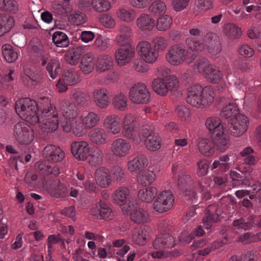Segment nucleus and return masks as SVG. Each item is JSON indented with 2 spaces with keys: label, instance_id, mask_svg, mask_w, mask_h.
I'll return each mask as SVG.
<instances>
[{
  "label": "nucleus",
  "instance_id": "nucleus-44",
  "mask_svg": "<svg viewBox=\"0 0 261 261\" xmlns=\"http://www.w3.org/2000/svg\"><path fill=\"white\" fill-rule=\"evenodd\" d=\"M200 96L203 102V106L211 103L213 101L215 96L213 89L210 86L202 88Z\"/></svg>",
  "mask_w": 261,
  "mask_h": 261
},
{
  "label": "nucleus",
  "instance_id": "nucleus-56",
  "mask_svg": "<svg viewBox=\"0 0 261 261\" xmlns=\"http://www.w3.org/2000/svg\"><path fill=\"white\" fill-rule=\"evenodd\" d=\"M92 6L98 12L107 11L111 7L110 3L108 0H92Z\"/></svg>",
  "mask_w": 261,
  "mask_h": 261
},
{
  "label": "nucleus",
  "instance_id": "nucleus-30",
  "mask_svg": "<svg viewBox=\"0 0 261 261\" xmlns=\"http://www.w3.org/2000/svg\"><path fill=\"white\" fill-rule=\"evenodd\" d=\"M218 210V207L215 205H209L206 208L203 221L207 229L211 227V222H216L218 219L219 215Z\"/></svg>",
  "mask_w": 261,
  "mask_h": 261
},
{
  "label": "nucleus",
  "instance_id": "nucleus-49",
  "mask_svg": "<svg viewBox=\"0 0 261 261\" xmlns=\"http://www.w3.org/2000/svg\"><path fill=\"white\" fill-rule=\"evenodd\" d=\"M114 108L120 111H125L127 108V99L122 93L115 96L113 100Z\"/></svg>",
  "mask_w": 261,
  "mask_h": 261
},
{
  "label": "nucleus",
  "instance_id": "nucleus-34",
  "mask_svg": "<svg viewBox=\"0 0 261 261\" xmlns=\"http://www.w3.org/2000/svg\"><path fill=\"white\" fill-rule=\"evenodd\" d=\"M155 174L150 170L144 171L137 175L138 182L143 186H147L151 184L155 180Z\"/></svg>",
  "mask_w": 261,
  "mask_h": 261
},
{
  "label": "nucleus",
  "instance_id": "nucleus-3",
  "mask_svg": "<svg viewBox=\"0 0 261 261\" xmlns=\"http://www.w3.org/2000/svg\"><path fill=\"white\" fill-rule=\"evenodd\" d=\"M13 135L19 144L24 145L30 144L34 139L33 129L29 125L23 121L14 125Z\"/></svg>",
  "mask_w": 261,
  "mask_h": 261
},
{
  "label": "nucleus",
  "instance_id": "nucleus-59",
  "mask_svg": "<svg viewBox=\"0 0 261 261\" xmlns=\"http://www.w3.org/2000/svg\"><path fill=\"white\" fill-rule=\"evenodd\" d=\"M111 177L115 180L120 181L125 177V173L124 170L119 166H115L112 167L110 172Z\"/></svg>",
  "mask_w": 261,
  "mask_h": 261
},
{
  "label": "nucleus",
  "instance_id": "nucleus-57",
  "mask_svg": "<svg viewBox=\"0 0 261 261\" xmlns=\"http://www.w3.org/2000/svg\"><path fill=\"white\" fill-rule=\"evenodd\" d=\"M154 49L155 51H163L168 45V41L163 37H156L152 40Z\"/></svg>",
  "mask_w": 261,
  "mask_h": 261
},
{
  "label": "nucleus",
  "instance_id": "nucleus-9",
  "mask_svg": "<svg viewBox=\"0 0 261 261\" xmlns=\"http://www.w3.org/2000/svg\"><path fill=\"white\" fill-rule=\"evenodd\" d=\"M138 130V123L135 118L130 114H127L123 119V127L122 130L124 137L137 142Z\"/></svg>",
  "mask_w": 261,
  "mask_h": 261
},
{
  "label": "nucleus",
  "instance_id": "nucleus-13",
  "mask_svg": "<svg viewBox=\"0 0 261 261\" xmlns=\"http://www.w3.org/2000/svg\"><path fill=\"white\" fill-rule=\"evenodd\" d=\"M110 149L111 152L114 156L118 158H123L129 154L131 149V145L125 139L117 138L112 142Z\"/></svg>",
  "mask_w": 261,
  "mask_h": 261
},
{
  "label": "nucleus",
  "instance_id": "nucleus-52",
  "mask_svg": "<svg viewBox=\"0 0 261 261\" xmlns=\"http://www.w3.org/2000/svg\"><path fill=\"white\" fill-rule=\"evenodd\" d=\"M212 65L206 58L200 57L196 61L194 68L204 74L206 71H208V69Z\"/></svg>",
  "mask_w": 261,
  "mask_h": 261
},
{
  "label": "nucleus",
  "instance_id": "nucleus-8",
  "mask_svg": "<svg viewBox=\"0 0 261 261\" xmlns=\"http://www.w3.org/2000/svg\"><path fill=\"white\" fill-rule=\"evenodd\" d=\"M194 181L191 176L185 173H181L178 178V187L185 196L191 200L197 198V193L194 191Z\"/></svg>",
  "mask_w": 261,
  "mask_h": 261
},
{
  "label": "nucleus",
  "instance_id": "nucleus-28",
  "mask_svg": "<svg viewBox=\"0 0 261 261\" xmlns=\"http://www.w3.org/2000/svg\"><path fill=\"white\" fill-rule=\"evenodd\" d=\"M138 27L142 31H150L155 26V20L149 15L141 14L136 21Z\"/></svg>",
  "mask_w": 261,
  "mask_h": 261
},
{
  "label": "nucleus",
  "instance_id": "nucleus-23",
  "mask_svg": "<svg viewBox=\"0 0 261 261\" xmlns=\"http://www.w3.org/2000/svg\"><path fill=\"white\" fill-rule=\"evenodd\" d=\"M120 120L119 117L116 115L108 116L104 120V126L113 134H119L121 131Z\"/></svg>",
  "mask_w": 261,
  "mask_h": 261
},
{
  "label": "nucleus",
  "instance_id": "nucleus-35",
  "mask_svg": "<svg viewBox=\"0 0 261 261\" xmlns=\"http://www.w3.org/2000/svg\"><path fill=\"white\" fill-rule=\"evenodd\" d=\"M221 117L224 119L230 118V121L234 120L239 115L237 105L229 103L226 105L221 112Z\"/></svg>",
  "mask_w": 261,
  "mask_h": 261
},
{
  "label": "nucleus",
  "instance_id": "nucleus-32",
  "mask_svg": "<svg viewBox=\"0 0 261 261\" xmlns=\"http://www.w3.org/2000/svg\"><path fill=\"white\" fill-rule=\"evenodd\" d=\"M158 194L157 189L153 187L140 189L138 192V197L143 202H151Z\"/></svg>",
  "mask_w": 261,
  "mask_h": 261
},
{
  "label": "nucleus",
  "instance_id": "nucleus-39",
  "mask_svg": "<svg viewBox=\"0 0 261 261\" xmlns=\"http://www.w3.org/2000/svg\"><path fill=\"white\" fill-rule=\"evenodd\" d=\"M149 215L143 208H138L133 211L130 215V219L136 223H145L147 221Z\"/></svg>",
  "mask_w": 261,
  "mask_h": 261
},
{
  "label": "nucleus",
  "instance_id": "nucleus-51",
  "mask_svg": "<svg viewBox=\"0 0 261 261\" xmlns=\"http://www.w3.org/2000/svg\"><path fill=\"white\" fill-rule=\"evenodd\" d=\"M18 10V5L14 0H0V10L16 13Z\"/></svg>",
  "mask_w": 261,
  "mask_h": 261
},
{
  "label": "nucleus",
  "instance_id": "nucleus-17",
  "mask_svg": "<svg viewBox=\"0 0 261 261\" xmlns=\"http://www.w3.org/2000/svg\"><path fill=\"white\" fill-rule=\"evenodd\" d=\"M174 245V238L169 233H163L159 235L153 242L154 248L159 250L172 248Z\"/></svg>",
  "mask_w": 261,
  "mask_h": 261
},
{
  "label": "nucleus",
  "instance_id": "nucleus-46",
  "mask_svg": "<svg viewBox=\"0 0 261 261\" xmlns=\"http://www.w3.org/2000/svg\"><path fill=\"white\" fill-rule=\"evenodd\" d=\"M203 75L204 77L210 82L213 83H218L221 79V74L219 70L213 65Z\"/></svg>",
  "mask_w": 261,
  "mask_h": 261
},
{
  "label": "nucleus",
  "instance_id": "nucleus-33",
  "mask_svg": "<svg viewBox=\"0 0 261 261\" xmlns=\"http://www.w3.org/2000/svg\"><path fill=\"white\" fill-rule=\"evenodd\" d=\"M129 195V191L128 188L124 187H120L114 193V201L120 205L125 204Z\"/></svg>",
  "mask_w": 261,
  "mask_h": 261
},
{
  "label": "nucleus",
  "instance_id": "nucleus-38",
  "mask_svg": "<svg viewBox=\"0 0 261 261\" xmlns=\"http://www.w3.org/2000/svg\"><path fill=\"white\" fill-rule=\"evenodd\" d=\"M229 157L228 155H224L220 156L218 160H215L211 166V169L214 170L218 168L220 172H225L230 168L228 163Z\"/></svg>",
  "mask_w": 261,
  "mask_h": 261
},
{
  "label": "nucleus",
  "instance_id": "nucleus-25",
  "mask_svg": "<svg viewBox=\"0 0 261 261\" xmlns=\"http://www.w3.org/2000/svg\"><path fill=\"white\" fill-rule=\"evenodd\" d=\"M113 60L108 55H101L97 59L96 63V71L103 72L110 70L113 66Z\"/></svg>",
  "mask_w": 261,
  "mask_h": 261
},
{
  "label": "nucleus",
  "instance_id": "nucleus-2",
  "mask_svg": "<svg viewBox=\"0 0 261 261\" xmlns=\"http://www.w3.org/2000/svg\"><path fill=\"white\" fill-rule=\"evenodd\" d=\"M152 87L155 92L161 96L166 95L169 91H175L178 87L177 77L173 75L165 76L164 78H156L152 83Z\"/></svg>",
  "mask_w": 261,
  "mask_h": 261
},
{
  "label": "nucleus",
  "instance_id": "nucleus-58",
  "mask_svg": "<svg viewBox=\"0 0 261 261\" xmlns=\"http://www.w3.org/2000/svg\"><path fill=\"white\" fill-rule=\"evenodd\" d=\"M14 23L13 17L9 14L0 13V24L8 31L14 25Z\"/></svg>",
  "mask_w": 261,
  "mask_h": 261
},
{
  "label": "nucleus",
  "instance_id": "nucleus-37",
  "mask_svg": "<svg viewBox=\"0 0 261 261\" xmlns=\"http://www.w3.org/2000/svg\"><path fill=\"white\" fill-rule=\"evenodd\" d=\"M63 79V82L69 86L74 85L80 82V75L72 69L64 71Z\"/></svg>",
  "mask_w": 261,
  "mask_h": 261
},
{
  "label": "nucleus",
  "instance_id": "nucleus-40",
  "mask_svg": "<svg viewBox=\"0 0 261 261\" xmlns=\"http://www.w3.org/2000/svg\"><path fill=\"white\" fill-rule=\"evenodd\" d=\"M2 49L3 57L7 62L11 63L16 61L18 54L12 46L6 44L2 46Z\"/></svg>",
  "mask_w": 261,
  "mask_h": 261
},
{
  "label": "nucleus",
  "instance_id": "nucleus-11",
  "mask_svg": "<svg viewBox=\"0 0 261 261\" xmlns=\"http://www.w3.org/2000/svg\"><path fill=\"white\" fill-rule=\"evenodd\" d=\"M139 55L146 62L152 63L159 57V53L152 49L150 44L146 41L139 42L137 46Z\"/></svg>",
  "mask_w": 261,
  "mask_h": 261
},
{
  "label": "nucleus",
  "instance_id": "nucleus-6",
  "mask_svg": "<svg viewBox=\"0 0 261 261\" xmlns=\"http://www.w3.org/2000/svg\"><path fill=\"white\" fill-rule=\"evenodd\" d=\"M188 51L181 44L172 45L166 55L167 61L171 65L178 66L182 64L187 59Z\"/></svg>",
  "mask_w": 261,
  "mask_h": 261
},
{
  "label": "nucleus",
  "instance_id": "nucleus-47",
  "mask_svg": "<svg viewBox=\"0 0 261 261\" xmlns=\"http://www.w3.org/2000/svg\"><path fill=\"white\" fill-rule=\"evenodd\" d=\"M198 148L199 151L205 156H210L214 153L212 143L206 140H201L198 144Z\"/></svg>",
  "mask_w": 261,
  "mask_h": 261
},
{
  "label": "nucleus",
  "instance_id": "nucleus-21",
  "mask_svg": "<svg viewBox=\"0 0 261 261\" xmlns=\"http://www.w3.org/2000/svg\"><path fill=\"white\" fill-rule=\"evenodd\" d=\"M60 110L65 118L74 119L77 115V108L75 103L67 99H64L60 102Z\"/></svg>",
  "mask_w": 261,
  "mask_h": 261
},
{
  "label": "nucleus",
  "instance_id": "nucleus-20",
  "mask_svg": "<svg viewBox=\"0 0 261 261\" xmlns=\"http://www.w3.org/2000/svg\"><path fill=\"white\" fill-rule=\"evenodd\" d=\"M83 53V47L75 46L67 51L64 57L65 60L68 64L75 65L79 63Z\"/></svg>",
  "mask_w": 261,
  "mask_h": 261
},
{
  "label": "nucleus",
  "instance_id": "nucleus-7",
  "mask_svg": "<svg viewBox=\"0 0 261 261\" xmlns=\"http://www.w3.org/2000/svg\"><path fill=\"white\" fill-rule=\"evenodd\" d=\"M174 196L170 191L161 192L154 201L152 207L159 213H163L169 210L173 205Z\"/></svg>",
  "mask_w": 261,
  "mask_h": 261
},
{
  "label": "nucleus",
  "instance_id": "nucleus-55",
  "mask_svg": "<svg viewBox=\"0 0 261 261\" xmlns=\"http://www.w3.org/2000/svg\"><path fill=\"white\" fill-rule=\"evenodd\" d=\"M240 241L246 244L261 241V232L255 234L246 232L240 237Z\"/></svg>",
  "mask_w": 261,
  "mask_h": 261
},
{
  "label": "nucleus",
  "instance_id": "nucleus-62",
  "mask_svg": "<svg viewBox=\"0 0 261 261\" xmlns=\"http://www.w3.org/2000/svg\"><path fill=\"white\" fill-rule=\"evenodd\" d=\"M72 98L78 105L84 106L87 102L86 94L81 91H75L72 94Z\"/></svg>",
  "mask_w": 261,
  "mask_h": 261
},
{
  "label": "nucleus",
  "instance_id": "nucleus-42",
  "mask_svg": "<svg viewBox=\"0 0 261 261\" xmlns=\"http://www.w3.org/2000/svg\"><path fill=\"white\" fill-rule=\"evenodd\" d=\"M53 41L57 47H66L69 45L67 36L63 32L57 31L53 35Z\"/></svg>",
  "mask_w": 261,
  "mask_h": 261
},
{
  "label": "nucleus",
  "instance_id": "nucleus-60",
  "mask_svg": "<svg viewBox=\"0 0 261 261\" xmlns=\"http://www.w3.org/2000/svg\"><path fill=\"white\" fill-rule=\"evenodd\" d=\"M148 10L150 12L154 14H161L165 12L166 6L164 2L156 1L150 5Z\"/></svg>",
  "mask_w": 261,
  "mask_h": 261
},
{
  "label": "nucleus",
  "instance_id": "nucleus-53",
  "mask_svg": "<svg viewBox=\"0 0 261 261\" xmlns=\"http://www.w3.org/2000/svg\"><path fill=\"white\" fill-rule=\"evenodd\" d=\"M98 211L100 217L103 219L110 220L112 219L114 216V214L112 212L111 208L104 201H100Z\"/></svg>",
  "mask_w": 261,
  "mask_h": 261
},
{
  "label": "nucleus",
  "instance_id": "nucleus-5",
  "mask_svg": "<svg viewBox=\"0 0 261 261\" xmlns=\"http://www.w3.org/2000/svg\"><path fill=\"white\" fill-rule=\"evenodd\" d=\"M129 98L133 103L147 104L150 101V94L144 84L138 83L130 88Z\"/></svg>",
  "mask_w": 261,
  "mask_h": 261
},
{
  "label": "nucleus",
  "instance_id": "nucleus-61",
  "mask_svg": "<svg viewBox=\"0 0 261 261\" xmlns=\"http://www.w3.org/2000/svg\"><path fill=\"white\" fill-rule=\"evenodd\" d=\"M70 20L76 25H81L84 23L87 19L86 15L80 12H74L69 16Z\"/></svg>",
  "mask_w": 261,
  "mask_h": 261
},
{
  "label": "nucleus",
  "instance_id": "nucleus-29",
  "mask_svg": "<svg viewBox=\"0 0 261 261\" xmlns=\"http://www.w3.org/2000/svg\"><path fill=\"white\" fill-rule=\"evenodd\" d=\"M214 144L217 150L224 152L227 148L229 139L224 134V130L217 132L213 138Z\"/></svg>",
  "mask_w": 261,
  "mask_h": 261
},
{
  "label": "nucleus",
  "instance_id": "nucleus-19",
  "mask_svg": "<svg viewBox=\"0 0 261 261\" xmlns=\"http://www.w3.org/2000/svg\"><path fill=\"white\" fill-rule=\"evenodd\" d=\"M95 178L96 183L102 188L109 187L111 183L110 172L105 167H100L96 170Z\"/></svg>",
  "mask_w": 261,
  "mask_h": 261
},
{
  "label": "nucleus",
  "instance_id": "nucleus-48",
  "mask_svg": "<svg viewBox=\"0 0 261 261\" xmlns=\"http://www.w3.org/2000/svg\"><path fill=\"white\" fill-rule=\"evenodd\" d=\"M224 29L226 35L233 38H239L242 35L241 28L233 23H229L225 24Z\"/></svg>",
  "mask_w": 261,
  "mask_h": 261
},
{
  "label": "nucleus",
  "instance_id": "nucleus-64",
  "mask_svg": "<svg viewBox=\"0 0 261 261\" xmlns=\"http://www.w3.org/2000/svg\"><path fill=\"white\" fill-rule=\"evenodd\" d=\"M176 113L178 117L182 120H186L190 116L189 110L184 105L177 106L175 109Z\"/></svg>",
  "mask_w": 261,
  "mask_h": 261
},
{
  "label": "nucleus",
  "instance_id": "nucleus-12",
  "mask_svg": "<svg viewBox=\"0 0 261 261\" xmlns=\"http://www.w3.org/2000/svg\"><path fill=\"white\" fill-rule=\"evenodd\" d=\"M248 119L244 115L239 114L230 123L229 131L230 134L238 137L244 134L248 129Z\"/></svg>",
  "mask_w": 261,
  "mask_h": 261
},
{
  "label": "nucleus",
  "instance_id": "nucleus-14",
  "mask_svg": "<svg viewBox=\"0 0 261 261\" xmlns=\"http://www.w3.org/2000/svg\"><path fill=\"white\" fill-rule=\"evenodd\" d=\"M43 156L47 161L53 163L60 162L65 158V152L59 146L49 144L42 151Z\"/></svg>",
  "mask_w": 261,
  "mask_h": 261
},
{
  "label": "nucleus",
  "instance_id": "nucleus-18",
  "mask_svg": "<svg viewBox=\"0 0 261 261\" xmlns=\"http://www.w3.org/2000/svg\"><path fill=\"white\" fill-rule=\"evenodd\" d=\"M109 91L104 88L95 89L93 93L95 105L101 109L106 108L110 104Z\"/></svg>",
  "mask_w": 261,
  "mask_h": 261
},
{
  "label": "nucleus",
  "instance_id": "nucleus-26",
  "mask_svg": "<svg viewBox=\"0 0 261 261\" xmlns=\"http://www.w3.org/2000/svg\"><path fill=\"white\" fill-rule=\"evenodd\" d=\"M103 156L102 150L99 148H95L89 151L85 161L91 166L96 167L102 164Z\"/></svg>",
  "mask_w": 261,
  "mask_h": 261
},
{
  "label": "nucleus",
  "instance_id": "nucleus-41",
  "mask_svg": "<svg viewBox=\"0 0 261 261\" xmlns=\"http://www.w3.org/2000/svg\"><path fill=\"white\" fill-rule=\"evenodd\" d=\"M41 124V129L42 132L47 134L53 133L58 128L59 122L58 119H53V120H41L40 122Z\"/></svg>",
  "mask_w": 261,
  "mask_h": 261
},
{
  "label": "nucleus",
  "instance_id": "nucleus-1",
  "mask_svg": "<svg viewBox=\"0 0 261 261\" xmlns=\"http://www.w3.org/2000/svg\"><path fill=\"white\" fill-rule=\"evenodd\" d=\"M15 109L20 117L31 123L35 124L38 122L37 119L38 110L36 101L29 98H23L18 99L15 102Z\"/></svg>",
  "mask_w": 261,
  "mask_h": 261
},
{
  "label": "nucleus",
  "instance_id": "nucleus-45",
  "mask_svg": "<svg viewBox=\"0 0 261 261\" xmlns=\"http://www.w3.org/2000/svg\"><path fill=\"white\" fill-rule=\"evenodd\" d=\"M117 17L125 22H131L135 18L134 11L130 9L120 8L116 12Z\"/></svg>",
  "mask_w": 261,
  "mask_h": 261
},
{
  "label": "nucleus",
  "instance_id": "nucleus-27",
  "mask_svg": "<svg viewBox=\"0 0 261 261\" xmlns=\"http://www.w3.org/2000/svg\"><path fill=\"white\" fill-rule=\"evenodd\" d=\"M58 113L55 107L50 106V107L47 106V107H39V109L38 110L37 116V119L38 118V122L41 120H49L53 119H58Z\"/></svg>",
  "mask_w": 261,
  "mask_h": 261
},
{
  "label": "nucleus",
  "instance_id": "nucleus-24",
  "mask_svg": "<svg viewBox=\"0 0 261 261\" xmlns=\"http://www.w3.org/2000/svg\"><path fill=\"white\" fill-rule=\"evenodd\" d=\"M147 165L146 157L143 154H140L127 163V168L130 172H136L142 170Z\"/></svg>",
  "mask_w": 261,
  "mask_h": 261
},
{
  "label": "nucleus",
  "instance_id": "nucleus-50",
  "mask_svg": "<svg viewBox=\"0 0 261 261\" xmlns=\"http://www.w3.org/2000/svg\"><path fill=\"white\" fill-rule=\"evenodd\" d=\"M172 23V18L169 15H164L158 19L156 28L160 31H166L170 28Z\"/></svg>",
  "mask_w": 261,
  "mask_h": 261
},
{
  "label": "nucleus",
  "instance_id": "nucleus-63",
  "mask_svg": "<svg viewBox=\"0 0 261 261\" xmlns=\"http://www.w3.org/2000/svg\"><path fill=\"white\" fill-rule=\"evenodd\" d=\"M99 21L105 27L113 28L115 25L114 19L108 14H102L99 16Z\"/></svg>",
  "mask_w": 261,
  "mask_h": 261
},
{
  "label": "nucleus",
  "instance_id": "nucleus-54",
  "mask_svg": "<svg viewBox=\"0 0 261 261\" xmlns=\"http://www.w3.org/2000/svg\"><path fill=\"white\" fill-rule=\"evenodd\" d=\"M46 69L49 75L53 79H56L61 71L60 64L53 60H50L48 62Z\"/></svg>",
  "mask_w": 261,
  "mask_h": 261
},
{
  "label": "nucleus",
  "instance_id": "nucleus-31",
  "mask_svg": "<svg viewBox=\"0 0 261 261\" xmlns=\"http://www.w3.org/2000/svg\"><path fill=\"white\" fill-rule=\"evenodd\" d=\"M132 34V30L128 26L121 25L119 30V35L114 40L117 45H121L129 42Z\"/></svg>",
  "mask_w": 261,
  "mask_h": 261
},
{
  "label": "nucleus",
  "instance_id": "nucleus-15",
  "mask_svg": "<svg viewBox=\"0 0 261 261\" xmlns=\"http://www.w3.org/2000/svg\"><path fill=\"white\" fill-rule=\"evenodd\" d=\"M88 143L85 141H74L70 145L73 156L79 161H85L89 153Z\"/></svg>",
  "mask_w": 261,
  "mask_h": 261
},
{
  "label": "nucleus",
  "instance_id": "nucleus-22",
  "mask_svg": "<svg viewBox=\"0 0 261 261\" xmlns=\"http://www.w3.org/2000/svg\"><path fill=\"white\" fill-rule=\"evenodd\" d=\"M90 141L97 145H104L107 142V134L106 130L101 128L96 127L89 133Z\"/></svg>",
  "mask_w": 261,
  "mask_h": 261
},
{
  "label": "nucleus",
  "instance_id": "nucleus-10",
  "mask_svg": "<svg viewBox=\"0 0 261 261\" xmlns=\"http://www.w3.org/2000/svg\"><path fill=\"white\" fill-rule=\"evenodd\" d=\"M120 47L116 50L115 57L119 66H123L128 63L133 59L134 54V48L130 45V42L119 45Z\"/></svg>",
  "mask_w": 261,
  "mask_h": 261
},
{
  "label": "nucleus",
  "instance_id": "nucleus-16",
  "mask_svg": "<svg viewBox=\"0 0 261 261\" xmlns=\"http://www.w3.org/2000/svg\"><path fill=\"white\" fill-rule=\"evenodd\" d=\"M203 42L210 54L217 55L221 51V44L219 37L215 34L207 33L203 37Z\"/></svg>",
  "mask_w": 261,
  "mask_h": 261
},
{
  "label": "nucleus",
  "instance_id": "nucleus-36",
  "mask_svg": "<svg viewBox=\"0 0 261 261\" xmlns=\"http://www.w3.org/2000/svg\"><path fill=\"white\" fill-rule=\"evenodd\" d=\"M93 59L94 56L91 54H87L82 58L80 67L85 74L89 73L94 69Z\"/></svg>",
  "mask_w": 261,
  "mask_h": 261
},
{
  "label": "nucleus",
  "instance_id": "nucleus-43",
  "mask_svg": "<svg viewBox=\"0 0 261 261\" xmlns=\"http://www.w3.org/2000/svg\"><path fill=\"white\" fill-rule=\"evenodd\" d=\"M206 127L210 132H214V133L220 132L223 130V126L221 124V120L217 117H212L207 118L205 122Z\"/></svg>",
  "mask_w": 261,
  "mask_h": 261
},
{
  "label": "nucleus",
  "instance_id": "nucleus-4",
  "mask_svg": "<svg viewBox=\"0 0 261 261\" xmlns=\"http://www.w3.org/2000/svg\"><path fill=\"white\" fill-rule=\"evenodd\" d=\"M139 135L140 140H144V144L148 150L155 151L160 149V137L148 126H143L141 128Z\"/></svg>",
  "mask_w": 261,
  "mask_h": 261
}]
</instances>
